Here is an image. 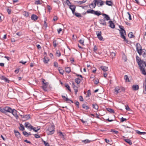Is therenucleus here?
<instances>
[{"label":"nucleus","mask_w":146,"mask_h":146,"mask_svg":"<svg viewBox=\"0 0 146 146\" xmlns=\"http://www.w3.org/2000/svg\"><path fill=\"white\" fill-rule=\"evenodd\" d=\"M74 15H75L78 17H81V16L80 14L77 13H74Z\"/></svg>","instance_id":"obj_47"},{"label":"nucleus","mask_w":146,"mask_h":146,"mask_svg":"<svg viewBox=\"0 0 146 146\" xmlns=\"http://www.w3.org/2000/svg\"><path fill=\"white\" fill-rule=\"evenodd\" d=\"M7 11L9 14H11V9H7Z\"/></svg>","instance_id":"obj_54"},{"label":"nucleus","mask_w":146,"mask_h":146,"mask_svg":"<svg viewBox=\"0 0 146 146\" xmlns=\"http://www.w3.org/2000/svg\"><path fill=\"white\" fill-rule=\"evenodd\" d=\"M25 126L28 129H30V131L31 130V129L33 128V126L28 122H26L25 123Z\"/></svg>","instance_id":"obj_13"},{"label":"nucleus","mask_w":146,"mask_h":146,"mask_svg":"<svg viewBox=\"0 0 146 146\" xmlns=\"http://www.w3.org/2000/svg\"><path fill=\"white\" fill-rule=\"evenodd\" d=\"M79 100L81 101H83L84 99L82 96H80Z\"/></svg>","instance_id":"obj_59"},{"label":"nucleus","mask_w":146,"mask_h":146,"mask_svg":"<svg viewBox=\"0 0 146 146\" xmlns=\"http://www.w3.org/2000/svg\"><path fill=\"white\" fill-rule=\"evenodd\" d=\"M20 127H19V129L21 131L24 130L25 129V128L23 125L21 124H20Z\"/></svg>","instance_id":"obj_43"},{"label":"nucleus","mask_w":146,"mask_h":146,"mask_svg":"<svg viewBox=\"0 0 146 146\" xmlns=\"http://www.w3.org/2000/svg\"><path fill=\"white\" fill-rule=\"evenodd\" d=\"M17 111L15 109H12L11 112L13 115L15 117L16 119H17L19 117V116L17 114Z\"/></svg>","instance_id":"obj_12"},{"label":"nucleus","mask_w":146,"mask_h":146,"mask_svg":"<svg viewBox=\"0 0 146 146\" xmlns=\"http://www.w3.org/2000/svg\"><path fill=\"white\" fill-rule=\"evenodd\" d=\"M127 14L128 15H129V20H131L132 18H131V17L130 14L128 12H127Z\"/></svg>","instance_id":"obj_56"},{"label":"nucleus","mask_w":146,"mask_h":146,"mask_svg":"<svg viewBox=\"0 0 146 146\" xmlns=\"http://www.w3.org/2000/svg\"><path fill=\"white\" fill-rule=\"evenodd\" d=\"M65 71L67 73H70L71 71V69L70 68L67 67L65 68Z\"/></svg>","instance_id":"obj_32"},{"label":"nucleus","mask_w":146,"mask_h":146,"mask_svg":"<svg viewBox=\"0 0 146 146\" xmlns=\"http://www.w3.org/2000/svg\"><path fill=\"white\" fill-rule=\"evenodd\" d=\"M99 2L100 3V6H102L104 4V2L101 0H99Z\"/></svg>","instance_id":"obj_44"},{"label":"nucleus","mask_w":146,"mask_h":146,"mask_svg":"<svg viewBox=\"0 0 146 146\" xmlns=\"http://www.w3.org/2000/svg\"><path fill=\"white\" fill-rule=\"evenodd\" d=\"M132 130L133 129L131 127L128 126H126L125 128L124 131L126 133L131 132Z\"/></svg>","instance_id":"obj_14"},{"label":"nucleus","mask_w":146,"mask_h":146,"mask_svg":"<svg viewBox=\"0 0 146 146\" xmlns=\"http://www.w3.org/2000/svg\"><path fill=\"white\" fill-rule=\"evenodd\" d=\"M106 4L108 6H112V5L113 3L111 1L107 0L106 2Z\"/></svg>","instance_id":"obj_25"},{"label":"nucleus","mask_w":146,"mask_h":146,"mask_svg":"<svg viewBox=\"0 0 146 146\" xmlns=\"http://www.w3.org/2000/svg\"><path fill=\"white\" fill-rule=\"evenodd\" d=\"M91 141H90L88 139H86L85 140H83L82 141V142L84 143L85 144L89 143Z\"/></svg>","instance_id":"obj_38"},{"label":"nucleus","mask_w":146,"mask_h":146,"mask_svg":"<svg viewBox=\"0 0 146 146\" xmlns=\"http://www.w3.org/2000/svg\"><path fill=\"white\" fill-rule=\"evenodd\" d=\"M38 18V17L36 15L34 14H33L31 17V20L35 21Z\"/></svg>","instance_id":"obj_18"},{"label":"nucleus","mask_w":146,"mask_h":146,"mask_svg":"<svg viewBox=\"0 0 146 146\" xmlns=\"http://www.w3.org/2000/svg\"><path fill=\"white\" fill-rule=\"evenodd\" d=\"M72 86L74 90L75 94L76 95L77 94V93L78 90V88L77 86H76L74 82L72 83Z\"/></svg>","instance_id":"obj_9"},{"label":"nucleus","mask_w":146,"mask_h":146,"mask_svg":"<svg viewBox=\"0 0 146 146\" xmlns=\"http://www.w3.org/2000/svg\"><path fill=\"white\" fill-rule=\"evenodd\" d=\"M126 119L125 118H124L123 117H122L121 118V122H123L124 121H126Z\"/></svg>","instance_id":"obj_61"},{"label":"nucleus","mask_w":146,"mask_h":146,"mask_svg":"<svg viewBox=\"0 0 146 146\" xmlns=\"http://www.w3.org/2000/svg\"><path fill=\"white\" fill-rule=\"evenodd\" d=\"M65 87L68 89V90L71 92V89L70 86L68 85L67 84L65 85Z\"/></svg>","instance_id":"obj_53"},{"label":"nucleus","mask_w":146,"mask_h":146,"mask_svg":"<svg viewBox=\"0 0 146 146\" xmlns=\"http://www.w3.org/2000/svg\"><path fill=\"white\" fill-rule=\"evenodd\" d=\"M79 42L81 44H82V45H84V41L83 40L80 39L79 40Z\"/></svg>","instance_id":"obj_55"},{"label":"nucleus","mask_w":146,"mask_h":146,"mask_svg":"<svg viewBox=\"0 0 146 146\" xmlns=\"http://www.w3.org/2000/svg\"><path fill=\"white\" fill-rule=\"evenodd\" d=\"M125 106V109L127 111H130L131 110V109L129 108V107L127 106Z\"/></svg>","instance_id":"obj_58"},{"label":"nucleus","mask_w":146,"mask_h":146,"mask_svg":"<svg viewBox=\"0 0 146 146\" xmlns=\"http://www.w3.org/2000/svg\"><path fill=\"white\" fill-rule=\"evenodd\" d=\"M35 5H40L42 4L41 0H35Z\"/></svg>","instance_id":"obj_31"},{"label":"nucleus","mask_w":146,"mask_h":146,"mask_svg":"<svg viewBox=\"0 0 146 146\" xmlns=\"http://www.w3.org/2000/svg\"><path fill=\"white\" fill-rule=\"evenodd\" d=\"M97 37L100 40H104V39L102 36V32L101 31H98L96 32Z\"/></svg>","instance_id":"obj_8"},{"label":"nucleus","mask_w":146,"mask_h":146,"mask_svg":"<svg viewBox=\"0 0 146 146\" xmlns=\"http://www.w3.org/2000/svg\"><path fill=\"white\" fill-rule=\"evenodd\" d=\"M58 19V17L57 16H54V18H53V20L54 21H56Z\"/></svg>","instance_id":"obj_64"},{"label":"nucleus","mask_w":146,"mask_h":146,"mask_svg":"<svg viewBox=\"0 0 146 146\" xmlns=\"http://www.w3.org/2000/svg\"><path fill=\"white\" fill-rule=\"evenodd\" d=\"M75 82L77 83V84H79L80 82V80L78 78H76L75 79Z\"/></svg>","instance_id":"obj_35"},{"label":"nucleus","mask_w":146,"mask_h":146,"mask_svg":"<svg viewBox=\"0 0 146 146\" xmlns=\"http://www.w3.org/2000/svg\"><path fill=\"white\" fill-rule=\"evenodd\" d=\"M14 132L15 133L16 136L17 138L19 139L21 138V135L18 131L15 130Z\"/></svg>","instance_id":"obj_20"},{"label":"nucleus","mask_w":146,"mask_h":146,"mask_svg":"<svg viewBox=\"0 0 146 146\" xmlns=\"http://www.w3.org/2000/svg\"><path fill=\"white\" fill-rule=\"evenodd\" d=\"M57 30L58 33L59 34L60 33V32L62 31V29L61 28H60L59 29H58Z\"/></svg>","instance_id":"obj_60"},{"label":"nucleus","mask_w":146,"mask_h":146,"mask_svg":"<svg viewBox=\"0 0 146 146\" xmlns=\"http://www.w3.org/2000/svg\"><path fill=\"white\" fill-rule=\"evenodd\" d=\"M124 140L127 143L129 144L130 145H131L132 144V143L131 141V140L129 139H124Z\"/></svg>","instance_id":"obj_28"},{"label":"nucleus","mask_w":146,"mask_h":146,"mask_svg":"<svg viewBox=\"0 0 146 146\" xmlns=\"http://www.w3.org/2000/svg\"><path fill=\"white\" fill-rule=\"evenodd\" d=\"M82 106L83 108L86 110H88L89 108V107L85 104H82Z\"/></svg>","instance_id":"obj_29"},{"label":"nucleus","mask_w":146,"mask_h":146,"mask_svg":"<svg viewBox=\"0 0 146 146\" xmlns=\"http://www.w3.org/2000/svg\"><path fill=\"white\" fill-rule=\"evenodd\" d=\"M107 110L110 113H114V111L113 109H111L110 108H107Z\"/></svg>","instance_id":"obj_36"},{"label":"nucleus","mask_w":146,"mask_h":146,"mask_svg":"<svg viewBox=\"0 0 146 146\" xmlns=\"http://www.w3.org/2000/svg\"><path fill=\"white\" fill-rule=\"evenodd\" d=\"M1 79L2 80H4L5 82L9 83V80L6 77L4 76H2L1 77Z\"/></svg>","instance_id":"obj_23"},{"label":"nucleus","mask_w":146,"mask_h":146,"mask_svg":"<svg viewBox=\"0 0 146 146\" xmlns=\"http://www.w3.org/2000/svg\"><path fill=\"white\" fill-rule=\"evenodd\" d=\"M136 59L137 62L140 67V69L142 74L144 75H146V72L145 67L143 65L141 66L142 64H144V61L140 59L138 56H136Z\"/></svg>","instance_id":"obj_1"},{"label":"nucleus","mask_w":146,"mask_h":146,"mask_svg":"<svg viewBox=\"0 0 146 146\" xmlns=\"http://www.w3.org/2000/svg\"><path fill=\"white\" fill-rule=\"evenodd\" d=\"M53 46L54 47H56L58 44L56 43V40H54L53 41Z\"/></svg>","instance_id":"obj_42"},{"label":"nucleus","mask_w":146,"mask_h":146,"mask_svg":"<svg viewBox=\"0 0 146 146\" xmlns=\"http://www.w3.org/2000/svg\"><path fill=\"white\" fill-rule=\"evenodd\" d=\"M69 8L71 10L73 14H74L76 7L74 5H70Z\"/></svg>","instance_id":"obj_17"},{"label":"nucleus","mask_w":146,"mask_h":146,"mask_svg":"<svg viewBox=\"0 0 146 146\" xmlns=\"http://www.w3.org/2000/svg\"><path fill=\"white\" fill-rule=\"evenodd\" d=\"M36 129V127H33V128L31 129V130L33 129L34 131L37 132H38V131L40 129V128L37 129Z\"/></svg>","instance_id":"obj_49"},{"label":"nucleus","mask_w":146,"mask_h":146,"mask_svg":"<svg viewBox=\"0 0 146 146\" xmlns=\"http://www.w3.org/2000/svg\"><path fill=\"white\" fill-rule=\"evenodd\" d=\"M132 88L134 90H137L139 89V87L137 85H133L132 86Z\"/></svg>","instance_id":"obj_22"},{"label":"nucleus","mask_w":146,"mask_h":146,"mask_svg":"<svg viewBox=\"0 0 146 146\" xmlns=\"http://www.w3.org/2000/svg\"><path fill=\"white\" fill-rule=\"evenodd\" d=\"M124 79L125 80L126 82H129L128 76L127 75H125L124 76Z\"/></svg>","instance_id":"obj_39"},{"label":"nucleus","mask_w":146,"mask_h":146,"mask_svg":"<svg viewBox=\"0 0 146 146\" xmlns=\"http://www.w3.org/2000/svg\"><path fill=\"white\" fill-rule=\"evenodd\" d=\"M49 60H46L45 58H44V60H43L44 62L45 63H47L48 62Z\"/></svg>","instance_id":"obj_62"},{"label":"nucleus","mask_w":146,"mask_h":146,"mask_svg":"<svg viewBox=\"0 0 146 146\" xmlns=\"http://www.w3.org/2000/svg\"><path fill=\"white\" fill-rule=\"evenodd\" d=\"M114 90L115 93L116 94H117L121 92L122 91H124L125 90L124 88L123 87L118 86L115 87Z\"/></svg>","instance_id":"obj_6"},{"label":"nucleus","mask_w":146,"mask_h":146,"mask_svg":"<svg viewBox=\"0 0 146 146\" xmlns=\"http://www.w3.org/2000/svg\"><path fill=\"white\" fill-rule=\"evenodd\" d=\"M54 127L52 125H51L49 127L47 130L48 134H53L54 133Z\"/></svg>","instance_id":"obj_7"},{"label":"nucleus","mask_w":146,"mask_h":146,"mask_svg":"<svg viewBox=\"0 0 146 146\" xmlns=\"http://www.w3.org/2000/svg\"><path fill=\"white\" fill-rule=\"evenodd\" d=\"M135 131L139 135L144 134L145 133V132H141L138 130H136Z\"/></svg>","instance_id":"obj_41"},{"label":"nucleus","mask_w":146,"mask_h":146,"mask_svg":"<svg viewBox=\"0 0 146 146\" xmlns=\"http://www.w3.org/2000/svg\"><path fill=\"white\" fill-rule=\"evenodd\" d=\"M23 15L26 17H28L29 15V13L24 11L23 12Z\"/></svg>","instance_id":"obj_26"},{"label":"nucleus","mask_w":146,"mask_h":146,"mask_svg":"<svg viewBox=\"0 0 146 146\" xmlns=\"http://www.w3.org/2000/svg\"><path fill=\"white\" fill-rule=\"evenodd\" d=\"M110 131L111 132H114L115 134H117L119 133L118 131L115 130L114 129H111Z\"/></svg>","instance_id":"obj_46"},{"label":"nucleus","mask_w":146,"mask_h":146,"mask_svg":"<svg viewBox=\"0 0 146 146\" xmlns=\"http://www.w3.org/2000/svg\"><path fill=\"white\" fill-rule=\"evenodd\" d=\"M128 36L130 38H134L135 37V36L133 35V33L132 32H130L129 33L128 35Z\"/></svg>","instance_id":"obj_37"},{"label":"nucleus","mask_w":146,"mask_h":146,"mask_svg":"<svg viewBox=\"0 0 146 146\" xmlns=\"http://www.w3.org/2000/svg\"><path fill=\"white\" fill-rule=\"evenodd\" d=\"M100 68L104 72H106L108 70V68L105 66H102L100 67Z\"/></svg>","instance_id":"obj_24"},{"label":"nucleus","mask_w":146,"mask_h":146,"mask_svg":"<svg viewBox=\"0 0 146 146\" xmlns=\"http://www.w3.org/2000/svg\"><path fill=\"white\" fill-rule=\"evenodd\" d=\"M66 97L65 96H63V95H62V97L63 98V100L66 101H70V102H71L72 103H73V102L72 101V100H70L69 99H68L67 98V95H66Z\"/></svg>","instance_id":"obj_21"},{"label":"nucleus","mask_w":146,"mask_h":146,"mask_svg":"<svg viewBox=\"0 0 146 146\" xmlns=\"http://www.w3.org/2000/svg\"><path fill=\"white\" fill-rule=\"evenodd\" d=\"M0 111L4 113H6V112L5 111L4 108H2L1 107H0Z\"/></svg>","instance_id":"obj_48"},{"label":"nucleus","mask_w":146,"mask_h":146,"mask_svg":"<svg viewBox=\"0 0 146 146\" xmlns=\"http://www.w3.org/2000/svg\"><path fill=\"white\" fill-rule=\"evenodd\" d=\"M86 1V0H83L82 1H75V2L77 3L78 4L81 5L83 3H84Z\"/></svg>","instance_id":"obj_27"},{"label":"nucleus","mask_w":146,"mask_h":146,"mask_svg":"<svg viewBox=\"0 0 146 146\" xmlns=\"http://www.w3.org/2000/svg\"><path fill=\"white\" fill-rule=\"evenodd\" d=\"M109 27H111V28H114L115 27V25L114 23L112 21H110L109 22Z\"/></svg>","instance_id":"obj_19"},{"label":"nucleus","mask_w":146,"mask_h":146,"mask_svg":"<svg viewBox=\"0 0 146 146\" xmlns=\"http://www.w3.org/2000/svg\"><path fill=\"white\" fill-rule=\"evenodd\" d=\"M21 117L24 119L25 120H27L29 119L31 117V115L30 114L28 115H19Z\"/></svg>","instance_id":"obj_10"},{"label":"nucleus","mask_w":146,"mask_h":146,"mask_svg":"<svg viewBox=\"0 0 146 146\" xmlns=\"http://www.w3.org/2000/svg\"><path fill=\"white\" fill-rule=\"evenodd\" d=\"M59 135L63 139H64V135L62 132H59Z\"/></svg>","instance_id":"obj_40"},{"label":"nucleus","mask_w":146,"mask_h":146,"mask_svg":"<svg viewBox=\"0 0 146 146\" xmlns=\"http://www.w3.org/2000/svg\"><path fill=\"white\" fill-rule=\"evenodd\" d=\"M45 80L44 79H42V89L45 91H47V88L48 85V82H45Z\"/></svg>","instance_id":"obj_5"},{"label":"nucleus","mask_w":146,"mask_h":146,"mask_svg":"<svg viewBox=\"0 0 146 146\" xmlns=\"http://www.w3.org/2000/svg\"><path fill=\"white\" fill-rule=\"evenodd\" d=\"M23 135L26 137H28V133H27L26 131H24L23 132Z\"/></svg>","instance_id":"obj_51"},{"label":"nucleus","mask_w":146,"mask_h":146,"mask_svg":"<svg viewBox=\"0 0 146 146\" xmlns=\"http://www.w3.org/2000/svg\"><path fill=\"white\" fill-rule=\"evenodd\" d=\"M75 104L77 106V108H78L79 107V103L78 102H76Z\"/></svg>","instance_id":"obj_63"},{"label":"nucleus","mask_w":146,"mask_h":146,"mask_svg":"<svg viewBox=\"0 0 146 146\" xmlns=\"http://www.w3.org/2000/svg\"><path fill=\"white\" fill-rule=\"evenodd\" d=\"M86 13H91L97 15L98 16L101 15V13L100 11H95L93 9H89L87 11Z\"/></svg>","instance_id":"obj_3"},{"label":"nucleus","mask_w":146,"mask_h":146,"mask_svg":"<svg viewBox=\"0 0 146 146\" xmlns=\"http://www.w3.org/2000/svg\"><path fill=\"white\" fill-rule=\"evenodd\" d=\"M5 111L11 113L12 110L11 108L8 107H6L4 108Z\"/></svg>","instance_id":"obj_15"},{"label":"nucleus","mask_w":146,"mask_h":146,"mask_svg":"<svg viewBox=\"0 0 146 146\" xmlns=\"http://www.w3.org/2000/svg\"><path fill=\"white\" fill-rule=\"evenodd\" d=\"M143 56L144 58L145 57H146V50H144V52H143Z\"/></svg>","instance_id":"obj_52"},{"label":"nucleus","mask_w":146,"mask_h":146,"mask_svg":"<svg viewBox=\"0 0 146 146\" xmlns=\"http://www.w3.org/2000/svg\"><path fill=\"white\" fill-rule=\"evenodd\" d=\"M103 16H104V18L107 20H109L110 19V18L109 16L105 14H102Z\"/></svg>","instance_id":"obj_34"},{"label":"nucleus","mask_w":146,"mask_h":146,"mask_svg":"<svg viewBox=\"0 0 146 146\" xmlns=\"http://www.w3.org/2000/svg\"><path fill=\"white\" fill-rule=\"evenodd\" d=\"M58 69L60 74L62 75L63 74L64 70L62 69L61 68L59 67L58 68Z\"/></svg>","instance_id":"obj_30"},{"label":"nucleus","mask_w":146,"mask_h":146,"mask_svg":"<svg viewBox=\"0 0 146 146\" xmlns=\"http://www.w3.org/2000/svg\"><path fill=\"white\" fill-rule=\"evenodd\" d=\"M58 63L56 62H54V66L55 67H58Z\"/></svg>","instance_id":"obj_57"},{"label":"nucleus","mask_w":146,"mask_h":146,"mask_svg":"<svg viewBox=\"0 0 146 146\" xmlns=\"http://www.w3.org/2000/svg\"><path fill=\"white\" fill-rule=\"evenodd\" d=\"M56 54L58 57L60 56L61 53L60 52L59 50H57L56 52Z\"/></svg>","instance_id":"obj_50"},{"label":"nucleus","mask_w":146,"mask_h":146,"mask_svg":"<svg viewBox=\"0 0 146 146\" xmlns=\"http://www.w3.org/2000/svg\"><path fill=\"white\" fill-rule=\"evenodd\" d=\"M92 107L93 108L97 110L98 109V107L97 104H92Z\"/></svg>","instance_id":"obj_33"},{"label":"nucleus","mask_w":146,"mask_h":146,"mask_svg":"<svg viewBox=\"0 0 146 146\" xmlns=\"http://www.w3.org/2000/svg\"><path fill=\"white\" fill-rule=\"evenodd\" d=\"M119 27L120 29V30H119L120 34L121 35V37L123 39V41L128 42V40L126 38L125 36V35H126L125 31L123 28V27L122 26H119Z\"/></svg>","instance_id":"obj_2"},{"label":"nucleus","mask_w":146,"mask_h":146,"mask_svg":"<svg viewBox=\"0 0 146 146\" xmlns=\"http://www.w3.org/2000/svg\"><path fill=\"white\" fill-rule=\"evenodd\" d=\"M97 0H94L92 3L89 5V7L90 8H94L96 6V2Z\"/></svg>","instance_id":"obj_11"},{"label":"nucleus","mask_w":146,"mask_h":146,"mask_svg":"<svg viewBox=\"0 0 146 146\" xmlns=\"http://www.w3.org/2000/svg\"><path fill=\"white\" fill-rule=\"evenodd\" d=\"M136 50L137 52L140 55H141L144 50L142 49V47L141 45L138 43L136 45Z\"/></svg>","instance_id":"obj_4"},{"label":"nucleus","mask_w":146,"mask_h":146,"mask_svg":"<svg viewBox=\"0 0 146 146\" xmlns=\"http://www.w3.org/2000/svg\"><path fill=\"white\" fill-rule=\"evenodd\" d=\"M99 22L100 23L103 25H106V22L105 20L104 19H100L99 20Z\"/></svg>","instance_id":"obj_16"},{"label":"nucleus","mask_w":146,"mask_h":146,"mask_svg":"<svg viewBox=\"0 0 146 146\" xmlns=\"http://www.w3.org/2000/svg\"><path fill=\"white\" fill-rule=\"evenodd\" d=\"M91 93L90 92V90H88V93L87 94L86 96V97H89L91 95Z\"/></svg>","instance_id":"obj_45"}]
</instances>
